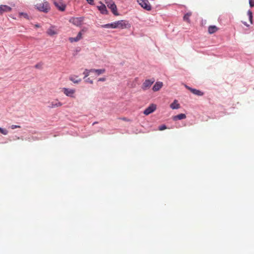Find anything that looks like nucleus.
Segmentation results:
<instances>
[{"label":"nucleus","instance_id":"0eeeda50","mask_svg":"<svg viewBox=\"0 0 254 254\" xmlns=\"http://www.w3.org/2000/svg\"><path fill=\"white\" fill-rule=\"evenodd\" d=\"M154 79L146 80L143 83L142 88L145 90L149 88L151 85L154 82Z\"/></svg>","mask_w":254,"mask_h":254},{"label":"nucleus","instance_id":"4be33fe9","mask_svg":"<svg viewBox=\"0 0 254 254\" xmlns=\"http://www.w3.org/2000/svg\"><path fill=\"white\" fill-rule=\"evenodd\" d=\"M102 27L107 28H115V22L102 25Z\"/></svg>","mask_w":254,"mask_h":254},{"label":"nucleus","instance_id":"c85d7f7f","mask_svg":"<svg viewBox=\"0 0 254 254\" xmlns=\"http://www.w3.org/2000/svg\"><path fill=\"white\" fill-rule=\"evenodd\" d=\"M19 14H20V15L23 16V17H24L26 18H28V15L26 13L21 12L19 13Z\"/></svg>","mask_w":254,"mask_h":254},{"label":"nucleus","instance_id":"f257e3e1","mask_svg":"<svg viewBox=\"0 0 254 254\" xmlns=\"http://www.w3.org/2000/svg\"><path fill=\"white\" fill-rule=\"evenodd\" d=\"M35 6L38 10L45 13L48 12L50 10L49 3L45 0H43V1L40 0L39 1L35 4Z\"/></svg>","mask_w":254,"mask_h":254},{"label":"nucleus","instance_id":"cd10ccee","mask_svg":"<svg viewBox=\"0 0 254 254\" xmlns=\"http://www.w3.org/2000/svg\"><path fill=\"white\" fill-rule=\"evenodd\" d=\"M249 4L250 6L251 7H253L254 6V0H249Z\"/></svg>","mask_w":254,"mask_h":254},{"label":"nucleus","instance_id":"20e7f679","mask_svg":"<svg viewBox=\"0 0 254 254\" xmlns=\"http://www.w3.org/2000/svg\"><path fill=\"white\" fill-rule=\"evenodd\" d=\"M63 93L68 97L74 98L75 97V90L74 89H70L68 88H63L62 89Z\"/></svg>","mask_w":254,"mask_h":254},{"label":"nucleus","instance_id":"39448f33","mask_svg":"<svg viewBox=\"0 0 254 254\" xmlns=\"http://www.w3.org/2000/svg\"><path fill=\"white\" fill-rule=\"evenodd\" d=\"M139 4L146 10L150 11L152 7L148 0H137Z\"/></svg>","mask_w":254,"mask_h":254},{"label":"nucleus","instance_id":"7ed1b4c3","mask_svg":"<svg viewBox=\"0 0 254 254\" xmlns=\"http://www.w3.org/2000/svg\"><path fill=\"white\" fill-rule=\"evenodd\" d=\"M105 3L107 4V6L111 9L113 13L115 15H119V14L117 11V8L115 2L112 0H105Z\"/></svg>","mask_w":254,"mask_h":254},{"label":"nucleus","instance_id":"aec40b11","mask_svg":"<svg viewBox=\"0 0 254 254\" xmlns=\"http://www.w3.org/2000/svg\"><path fill=\"white\" fill-rule=\"evenodd\" d=\"M192 15L191 12H188L186 14H185V15L183 17V20L184 21L187 22L188 23H190V17Z\"/></svg>","mask_w":254,"mask_h":254},{"label":"nucleus","instance_id":"c756f323","mask_svg":"<svg viewBox=\"0 0 254 254\" xmlns=\"http://www.w3.org/2000/svg\"><path fill=\"white\" fill-rule=\"evenodd\" d=\"M12 129H14L16 128H20V126H17V125H12L11 127H10Z\"/></svg>","mask_w":254,"mask_h":254},{"label":"nucleus","instance_id":"dca6fc26","mask_svg":"<svg viewBox=\"0 0 254 254\" xmlns=\"http://www.w3.org/2000/svg\"><path fill=\"white\" fill-rule=\"evenodd\" d=\"M47 33L48 35L52 36L57 34L58 32L57 30L55 29V27L54 26H51L47 30Z\"/></svg>","mask_w":254,"mask_h":254},{"label":"nucleus","instance_id":"393cba45","mask_svg":"<svg viewBox=\"0 0 254 254\" xmlns=\"http://www.w3.org/2000/svg\"><path fill=\"white\" fill-rule=\"evenodd\" d=\"M0 132L3 135H7L8 132L7 129L0 127Z\"/></svg>","mask_w":254,"mask_h":254},{"label":"nucleus","instance_id":"6ab92c4d","mask_svg":"<svg viewBox=\"0 0 254 254\" xmlns=\"http://www.w3.org/2000/svg\"><path fill=\"white\" fill-rule=\"evenodd\" d=\"M170 108L173 110L178 109L180 108V105L178 103L177 100H175L170 105Z\"/></svg>","mask_w":254,"mask_h":254},{"label":"nucleus","instance_id":"a211bd4d","mask_svg":"<svg viewBox=\"0 0 254 254\" xmlns=\"http://www.w3.org/2000/svg\"><path fill=\"white\" fill-rule=\"evenodd\" d=\"M186 118V115L185 114H180L173 117V120L174 121L181 120Z\"/></svg>","mask_w":254,"mask_h":254},{"label":"nucleus","instance_id":"c9c22d12","mask_svg":"<svg viewBox=\"0 0 254 254\" xmlns=\"http://www.w3.org/2000/svg\"><path fill=\"white\" fill-rule=\"evenodd\" d=\"M35 67H36V68H39V65L38 64H36V65H35Z\"/></svg>","mask_w":254,"mask_h":254},{"label":"nucleus","instance_id":"e433bc0d","mask_svg":"<svg viewBox=\"0 0 254 254\" xmlns=\"http://www.w3.org/2000/svg\"><path fill=\"white\" fill-rule=\"evenodd\" d=\"M244 24L246 25H247L246 23L245 22H244Z\"/></svg>","mask_w":254,"mask_h":254},{"label":"nucleus","instance_id":"6e6552de","mask_svg":"<svg viewBox=\"0 0 254 254\" xmlns=\"http://www.w3.org/2000/svg\"><path fill=\"white\" fill-rule=\"evenodd\" d=\"M156 109V106L155 104H151L143 112L144 114L148 115L153 112Z\"/></svg>","mask_w":254,"mask_h":254},{"label":"nucleus","instance_id":"f8f14e48","mask_svg":"<svg viewBox=\"0 0 254 254\" xmlns=\"http://www.w3.org/2000/svg\"><path fill=\"white\" fill-rule=\"evenodd\" d=\"M11 10V8L6 5H0V14H1L4 12H9Z\"/></svg>","mask_w":254,"mask_h":254},{"label":"nucleus","instance_id":"72a5a7b5","mask_svg":"<svg viewBox=\"0 0 254 254\" xmlns=\"http://www.w3.org/2000/svg\"><path fill=\"white\" fill-rule=\"evenodd\" d=\"M96 69H89V71H90V72H95V70Z\"/></svg>","mask_w":254,"mask_h":254},{"label":"nucleus","instance_id":"412c9836","mask_svg":"<svg viewBox=\"0 0 254 254\" xmlns=\"http://www.w3.org/2000/svg\"><path fill=\"white\" fill-rule=\"evenodd\" d=\"M218 30V28L214 25H211L208 27V33L210 34L214 33L216 31H217Z\"/></svg>","mask_w":254,"mask_h":254},{"label":"nucleus","instance_id":"9b49d317","mask_svg":"<svg viewBox=\"0 0 254 254\" xmlns=\"http://www.w3.org/2000/svg\"><path fill=\"white\" fill-rule=\"evenodd\" d=\"M62 105V103L59 101L58 99H56L50 103L49 107L51 108H54L56 107H61Z\"/></svg>","mask_w":254,"mask_h":254},{"label":"nucleus","instance_id":"7c9ffc66","mask_svg":"<svg viewBox=\"0 0 254 254\" xmlns=\"http://www.w3.org/2000/svg\"><path fill=\"white\" fill-rule=\"evenodd\" d=\"M86 82H88L90 84H92L93 83V81L92 80H91L89 78H88L86 80Z\"/></svg>","mask_w":254,"mask_h":254},{"label":"nucleus","instance_id":"2f4dec72","mask_svg":"<svg viewBox=\"0 0 254 254\" xmlns=\"http://www.w3.org/2000/svg\"><path fill=\"white\" fill-rule=\"evenodd\" d=\"M90 4L93 5L94 4V0H86Z\"/></svg>","mask_w":254,"mask_h":254},{"label":"nucleus","instance_id":"2eb2a0df","mask_svg":"<svg viewBox=\"0 0 254 254\" xmlns=\"http://www.w3.org/2000/svg\"><path fill=\"white\" fill-rule=\"evenodd\" d=\"M69 79L74 83H78L81 81V79L75 75H71L69 77Z\"/></svg>","mask_w":254,"mask_h":254},{"label":"nucleus","instance_id":"473e14b6","mask_svg":"<svg viewBox=\"0 0 254 254\" xmlns=\"http://www.w3.org/2000/svg\"><path fill=\"white\" fill-rule=\"evenodd\" d=\"M105 80H106V78H104V77L100 78L98 80V81H105Z\"/></svg>","mask_w":254,"mask_h":254},{"label":"nucleus","instance_id":"f03ea898","mask_svg":"<svg viewBox=\"0 0 254 254\" xmlns=\"http://www.w3.org/2000/svg\"><path fill=\"white\" fill-rule=\"evenodd\" d=\"M58 9L64 11L66 8V4L63 0H51Z\"/></svg>","mask_w":254,"mask_h":254},{"label":"nucleus","instance_id":"9d476101","mask_svg":"<svg viewBox=\"0 0 254 254\" xmlns=\"http://www.w3.org/2000/svg\"><path fill=\"white\" fill-rule=\"evenodd\" d=\"M185 87L186 88L189 89L191 93L193 94L198 95V96H202L203 95L204 93L203 92H201V91L199 90H197L195 89L192 88L187 85H185Z\"/></svg>","mask_w":254,"mask_h":254},{"label":"nucleus","instance_id":"b1692460","mask_svg":"<svg viewBox=\"0 0 254 254\" xmlns=\"http://www.w3.org/2000/svg\"><path fill=\"white\" fill-rule=\"evenodd\" d=\"M248 15L249 17V20L251 24H252V19H253V13L251 10H249L248 11Z\"/></svg>","mask_w":254,"mask_h":254},{"label":"nucleus","instance_id":"4468645a","mask_svg":"<svg viewBox=\"0 0 254 254\" xmlns=\"http://www.w3.org/2000/svg\"><path fill=\"white\" fill-rule=\"evenodd\" d=\"M101 5L100 6H98V9L100 11V12L104 14H108V11L106 8V7L105 4L102 3L101 2H100Z\"/></svg>","mask_w":254,"mask_h":254},{"label":"nucleus","instance_id":"ddd939ff","mask_svg":"<svg viewBox=\"0 0 254 254\" xmlns=\"http://www.w3.org/2000/svg\"><path fill=\"white\" fill-rule=\"evenodd\" d=\"M82 38V32L80 31L79 32L77 36L75 38H73V37H70L69 38V41L71 42V43H73V42H78V41H79L80 40H81V39Z\"/></svg>","mask_w":254,"mask_h":254},{"label":"nucleus","instance_id":"bb28decb","mask_svg":"<svg viewBox=\"0 0 254 254\" xmlns=\"http://www.w3.org/2000/svg\"><path fill=\"white\" fill-rule=\"evenodd\" d=\"M167 128V127L165 125H162L159 127V129L160 130H163Z\"/></svg>","mask_w":254,"mask_h":254},{"label":"nucleus","instance_id":"5701e85b","mask_svg":"<svg viewBox=\"0 0 254 254\" xmlns=\"http://www.w3.org/2000/svg\"><path fill=\"white\" fill-rule=\"evenodd\" d=\"M105 69H97L95 70V73L98 75H99L101 74H103L105 72Z\"/></svg>","mask_w":254,"mask_h":254},{"label":"nucleus","instance_id":"f3484780","mask_svg":"<svg viewBox=\"0 0 254 254\" xmlns=\"http://www.w3.org/2000/svg\"><path fill=\"white\" fill-rule=\"evenodd\" d=\"M163 86V83L162 82H157L154 85L152 90L154 91H157L159 90Z\"/></svg>","mask_w":254,"mask_h":254},{"label":"nucleus","instance_id":"a878e982","mask_svg":"<svg viewBox=\"0 0 254 254\" xmlns=\"http://www.w3.org/2000/svg\"><path fill=\"white\" fill-rule=\"evenodd\" d=\"M90 73V72L89 69H86L84 70V71L83 72V74H84V75H85L84 78L89 76Z\"/></svg>","mask_w":254,"mask_h":254},{"label":"nucleus","instance_id":"1a4fd4ad","mask_svg":"<svg viewBox=\"0 0 254 254\" xmlns=\"http://www.w3.org/2000/svg\"><path fill=\"white\" fill-rule=\"evenodd\" d=\"M115 28L124 29L127 27V24L124 20H119L115 22Z\"/></svg>","mask_w":254,"mask_h":254},{"label":"nucleus","instance_id":"423d86ee","mask_svg":"<svg viewBox=\"0 0 254 254\" xmlns=\"http://www.w3.org/2000/svg\"><path fill=\"white\" fill-rule=\"evenodd\" d=\"M83 21V17H72L69 19V22L76 26H81Z\"/></svg>","mask_w":254,"mask_h":254},{"label":"nucleus","instance_id":"f704fd0d","mask_svg":"<svg viewBox=\"0 0 254 254\" xmlns=\"http://www.w3.org/2000/svg\"><path fill=\"white\" fill-rule=\"evenodd\" d=\"M123 120L125 121H128V120L127 118H123Z\"/></svg>","mask_w":254,"mask_h":254}]
</instances>
